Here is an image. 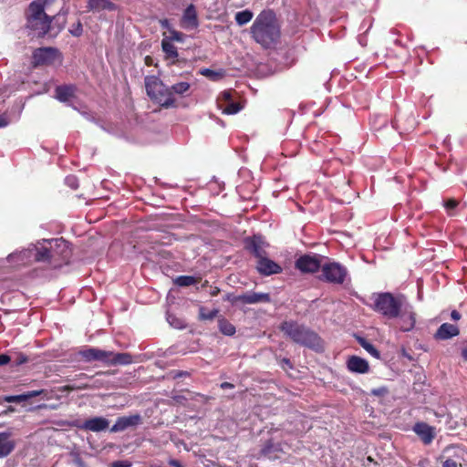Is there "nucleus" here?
Instances as JSON below:
<instances>
[{
	"instance_id": "nucleus-18",
	"label": "nucleus",
	"mask_w": 467,
	"mask_h": 467,
	"mask_svg": "<svg viewBox=\"0 0 467 467\" xmlns=\"http://www.w3.org/2000/svg\"><path fill=\"white\" fill-rule=\"evenodd\" d=\"M181 26L186 29H193L198 27V15L194 5H189L183 11L181 19Z\"/></svg>"
},
{
	"instance_id": "nucleus-45",
	"label": "nucleus",
	"mask_w": 467,
	"mask_h": 467,
	"mask_svg": "<svg viewBox=\"0 0 467 467\" xmlns=\"http://www.w3.org/2000/svg\"><path fill=\"white\" fill-rule=\"evenodd\" d=\"M11 358L6 354H0V366L6 365L10 362Z\"/></svg>"
},
{
	"instance_id": "nucleus-33",
	"label": "nucleus",
	"mask_w": 467,
	"mask_h": 467,
	"mask_svg": "<svg viewBox=\"0 0 467 467\" xmlns=\"http://www.w3.org/2000/svg\"><path fill=\"white\" fill-rule=\"evenodd\" d=\"M253 12L248 9L237 12L234 16L235 22L237 23L238 26H241L249 23L253 19Z\"/></svg>"
},
{
	"instance_id": "nucleus-29",
	"label": "nucleus",
	"mask_w": 467,
	"mask_h": 467,
	"mask_svg": "<svg viewBox=\"0 0 467 467\" xmlns=\"http://www.w3.org/2000/svg\"><path fill=\"white\" fill-rule=\"evenodd\" d=\"M218 327L220 332L225 336H234L236 332L235 327L223 317L218 318Z\"/></svg>"
},
{
	"instance_id": "nucleus-37",
	"label": "nucleus",
	"mask_w": 467,
	"mask_h": 467,
	"mask_svg": "<svg viewBox=\"0 0 467 467\" xmlns=\"http://www.w3.org/2000/svg\"><path fill=\"white\" fill-rule=\"evenodd\" d=\"M91 388H92V386L89 385L88 383H79V384L72 383V384L64 386L63 390L74 391V390H80V389H91Z\"/></svg>"
},
{
	"instance_id": "nucleus-32",
	"label": "nucleus",
	"mask_w": 467,
	"mask_h": 467,
	"mask_svg": "<svg viewBox=\"0 0 467 467\" xmlns=\"http://www.w3.org/2000/svg\"><path fill=\"white\" fill-rule=\"evenodd\" d=\"M51 254L49 252V247H39L36 248V254H35V260L36 262H46L48 263L51 265Z\"/></svg>"
},
{
	"instance_id": "nucleus-15",
	"label": "nucleus",
	"mask_w": 467,
	"mask_h": 467,
	"mask_svg": "<svg viewBox=\"0 0 467 467\" xmlns=\"http://www.w3.org/2000/svg\"><path fill=\"white\" fill-rule=\"evenodd\" d=\"M412 430L425 445L431 444L435 438V428L426 422H416Z\"/></svg>"
},
{
	"instance_id": "nucleus-16",
	"label": "nucleus",
	"mask_w": 467,
	"mask_h": 467,
	"mask_svg": "<svg viewBox=\"0 0 467 467\" xmlns=\"http://www.w3.org/2000/svg\"><path fill=\"white\" fill-rule=\"evenodd\" d=\"M141 423V417L139 414L119 417L115 424L110 428L111 432H120L130 427H134Z\"/></svg>"
},
{
	"instance_id": "nucleus-4",
	"label": "nucleus",
	"mask_w": 467,
	"mask_h": 467,
	"mask_svg": "<svg viewBox=\"0 0 467 467\" xmlns=\"http://www.w3.org/2000/svg\"><path fill=\"white\" fill-rule=\"evenodd\" d=\"M26 27L37 37H44L52 32L51 16H47L43 6L31 3L26 15Z\"/></svg>"
},
{
	"instance_id": "nucleus-8",
	"label": "nucleus",
	"mask_w": 467,
	"mask_h": 467,
	"mask_svg": "<svg viewBox=\"0 0 467 467\" xmlns=\"http://www.w3.org/2000/svg\"><path fill=\"white\" fill-rule=\"evenodd\" d=\"M57 60H62V54L57 47H38L32 55V64L35 67L50 66Z\"/></svg>"
},
{
	"instance_id": "nucleus-14",
	"label": "nucleus",
	"mask_w": 467,
	"mask_h": 467,
	"mask_svg": "<svg viewBox=\"0 0 467 467\" xmlns=\"http://www.w3.org/2000/svg\"><path fill=\"white\" fill-rule=\"evenodd\" d=\"M79 355L84 360L88 362L98 360L108 365L109 358H110L113 355V352L89 348L81 350L79 352Z\"/></svg>"
},
{
	"instance_id": "nucleus-2",
	"label": "nucleus",
	"mask_w": 467,
	"mask_h": 467,
	"mask_svg": "<svg viewBox=\"0 0 467 467\" xmlns=\"http://www.w3.org/2000/svg\"><path fill=\"white\" fill-rule=\"evenodd\" d=\"M252 38L263 48L274 47L280 40L281 28L272 10H263L250 27Z\"/></svg>"
},
{
	"instance_id": "nucleus-35",
	"label": "nucleus",
	"mask_w": 467,
	"mask_h": 467,
	"mask_svg": "<svg viewBox=\"0 0 467 467\" xmlns=\"http://www.w3.org/2000/svg\"><path fill=\"white\" fill-rule=\"evenodd\" d=\"M459 205V201H457L454 198H450L444 201L443 206L445 208V211L449 216H454L456 215V209Z\"/></svg>"
},
{
	"instance_id": "nucleus-22",
	"label": "nucleus",
	"mask_w": 467,
	"mask_h": 467,
	"mask_svg": "<svg viewBox=\"0 0 467 467\" xmlns=\"http://www.w3.org/2000/svg\"><path fill=\"white\" fill-rule=\"evenodd\" d=\"M87 8L88 11L101 12L104 10L116 11L118 5L110 0H88Z\"/></svg>"
},
{
	"instance_id": "nucleus-51",
	"label": "nucleus",
	"mask_w": 467,
	"mask_h": 467,
	"mask_svg": "<svg viewBox=\"0 0 467 467\" xmlns=\"http://www.w3.org/2000/svg\"><path fill=\"white\" fill-rule=\"evenodd\" d=\"M220 387L223 389H234V385L230 382L224 381V382L221 383Z\"/></svg>"
},
{
	"instance_id": "nucleus-50",
	"label": "nucleus",
	"mask_w": 467,
	"mask_h": 467,
	"mask_svg": "<svg viewBox=\"0 0 467 467\" xmlns=\"http://www.w3.org/2000/svg\"><path fill=\"white\" fill-rule=\"evenodd\" d=\"M462 357L464 361H467V341L464 343L463 347L462 348Z\"/></svg>"
},
{
	"instance_id": "nucleus-53",
	"label": "nucleus",
	"mask_w": 467,
	"mask_h": 467,
	"mask_svg": "<svg viewBox=\"0 0 467 467\" xmlns=\"http://www.w3.org/2000/svg\"><path fill=\"white\" fill-rule=\"evenodd\" d=\"M169 464L172 467H183L182 464L178 460H171Z\"/></svg>"
},
{
	"instance_id": "nucleus-13",
	"label": "nucleus",
	"mask_w": 467,
	"mask_h": 467,
	"mask_svg": "<svg viewBox=\"0 0 467 467\" xmlns=\"http://www.w3.org/2000/svg\"><path fill=\"white\" fill-rule=\"evenodd\" d=\"M256 270L261 275L265 276L281 274L283 272L282 266L268 258L267 255L256 261Z\"/></svg>"
},
{
	"instance_id": "nucleus-39",
	"label": "nucleus",
	"mask_w": 467,
	"mask_h": 467,
	"mask_svg": "<svg viewBox=\"0 0 467 467\" xmlns=\"http://www.w3.org/2000/svg\"><path fill=\"white\" fill-rule=\"evenodd\" d=\"M169 33H170V36L168 37H166L165 39H168L171 42H172V41H177V42L183 41V34L182 32H179V31H176L174 29H171V30L169 31Z\"/></svg>"
},
{
	"instance_id": "nucleus-55",
	"label": "nucleus",
	"mask_w": 467,
	"mask_h": 467,
	"mask_svg": "<svg viewBox=\"0 0 467 467\" xmlns=\"http://www.w3.org/2000/svg\"><path fill=\"white\" fill-rule=\"evenodd\" d=\"M188 375H189V373H188L187 371H179V372L175 375V377H176V378H180V377H185V376H188Z\"/></svg>"
},
{
	"instance_id": "nucleus-21",
	"label": "nucleus",
	"mask_w": 467,
	"mask_h": 467,
	"mask_svg": "<svg viewBox=\"0 0 467 467\" xmlns=\"http://www.w3.org/2000/svg\"><path fill=\"white\" fill-rule=\"evenodd\" d=\"M347 368L349 371L358 374H365L369 371L368 362L358 356H351L347 361Z\"/></svg>"
},
{
	"instance_id": "nucleus-25",
	"label": "nucleus",
	"mask_w": 467,
	"mask_h": 467,
	"mask_svg": "<svg viewBox=\"0 0 467 467\" xmlns=\"http://www.w3.org/2000/svg\"><path fill=\"white\" fill-rule=\"evenodd\" d=\"M16 442L10 432H0V458L8 456L15 449Z\"/></svg>"
},
{
	"instance_id": "nucleus-20",
	"label": "nucleus",
	"mask_w": 467,
	"mask_h": 467,
	"mask_svg": "<svg viewBox=\"0 0 467 467\" xmlns=\"http://www.w3.org/2000/svg\"><path fill=\"white\" fill-rule=\"evenodd\" d=\"M460 328L458 326L451 323L441 324L434 334L436 340H448L454 337L459 336Z\"/></svg>"
},
{
	"instance_id": "nucleus-11",
	"label": "nucleus",
	"mask_w": 467,
	"mask_h": 467,
	"mask_svg": "<svg viewBox=\"0 0 467 467\" xmlns=\"http://www.w3.org/2000/svg\"><path fill=\"white\" fill-rule=\"evenodd\" d=\"M225 300H231L230 296H227ZM233 303L240 302L242 304H257V303H270L271 296L267 293H256V292H249L237 296H234L232 299Z\"/></svg>"
},
{
	"instance_id": "nucleus-23",
	"label": "nucleus",
	"mask_w": 467,
	"mask_h": 467,
	"mask_svg": "<svg viewBox=\"0 0 467 467\" xmlns=\"http://www.w3.org/2000/svg\"><path fill=\"white\" fill-rule=\"evenodd\" d=\"M43 392H44L43 389L31 390V391H27V392H25L20 395H8V396L0 397V404H2L3 402L20 403L23 401H26L32 398L37 397V396L41 395Z\"/></svg>"
},
{
	"instance_id": "nucleus-31",
	"label": "nucleus",
	"mask_w": 467,
	"mask_h": 467,
	"mask_svg": "<svg viewBox=\"0 0 467 467\" xmlns=\"http://www.w3.org/2000/svg\"><path fill=\"white\" fill-rule=\"evenodd\" d=\"M219 107L222 109L223 114L233 115L239 112L243 106L239 102L230 101L226 104L219 103Z\"/></svg>"
},
{
	"instance_id": "nucleus-28",
	"label": "nucleus",
	"mask_w": 467,
	"mask_h": 467,
	"mask_svg": "<svg viewBox=\"0 0 467 467\" xmlns=\"http://www.w3.org/2000/svg\"><path fill=\"white\" fill-rule=\"evenodd\" d=\"M161 47L163 52L165 53L166 59H173L175 60L179 54L176 47L168 39H162ZM174 63V61H172Z\"/></svg>"
},
{
	"instance_id": "nucleus-36",
	"label": "nucleus",
	"mask_w": 467,
	"mask_h": 467,
	"mask_svg": "<svg viewBox=\"0 0 467 467\" xmlns=\"http://www.w3.org/2000/svg\"><path fill=\"white\" fill-rule=\"evenodd\" d=\"M174 282L179 286H190L197 284L198 280L191 275H180Z\"/></svg>"
},
{
	"instance_id": "nucleus-46",
	"label": "nucleus",
	"mask_w": 467,
	"mask_h": 467,
	"mask_svg": "<svg viewBox=\"0 0 467 467\" xmlns=\"http://www.w3.org/2000/svg\"><path fill=\"white\" fill-rule=\"evenodd\" d=\"M442 467H458V463L452 459H447L443 462Z\"/></svg>"
},
{
	"instance_id": "nucleus-54",
	"label": "nucleus",
	"mask_w": 467,
	"mask_h": 467,
	"mask_svg": "<svg viewBox=\"0 0 467 467\" xmlns=\"http://www.w3.org/2000/svg\"><path fill=\"white\" fill-rule=\"evenodd\" d=\"M152 57L150 56H146L145 57V64L147 66H151L152 65Z\"/></svg>"
},
{
	"instance_id": "nucleus-38",
	"label": "nucleus",
	"mask_w": 467,
	"mask_h": 467,
	"mask_svg": "<svg viewBox=\"0 0 467 467\" xmlns=\"http://www.w3.org/2000/svg\"><path fill=\"white\" fill-rule=\"evenodd\" d=\"M69 33L74 36H80L83 34V26L80 20L73 24L69 28Z\"/></svg>"
},
{
	"instance_id": "nucleus-44",
	"label": "nucleus",
	"mask_w": 467,
	"mask_h": 467,
	"mask_svg": "<svg viewBox=\"0 0 467 467\" xmlns=\"http://www.w3.org/2000/svg\"><path fill=\"white\" fill-rule=\"evenodd\" d=\"M131 462L128 461H116L113 462L110 465V467H130Z\"/></svg>"
},
{
	"instance_id": "nucleus-3",
	"label": "nucleus",
	"mask_w": 467,
	"mask_h": 467,
	"mask_svg": "<svg viewBox=\"0 0 467 467\" xmlns=\"http://www.w3.org/2000/svg\"><path fill=\"white\" fill-rule=\"evenodd\" d=\"M280 330L293 342L315 350L323 348L321 337L310 328L295 321H284Z\"/></svg>"
},
{
	"instance_id": "nucleus-57",
	"label": "nucleus",
	"mask_w": 467,
	"mask_h": 467,
	"mask_svg": "<svg viewBox=\"0 0 467 467\" xmlns=\"http://www.w3.org/2000/svg\"><path fill=\"white\" fill-rule=\"evenodd\" d=\"M13 411H15V408H14V407H12V406H9V407L7 408V410L5 411V413H6V412H13Z\"/></svg>"
},
{
	"instance_id": "nucleus-40",
	"label": "nucleus",
	"mask_w": 467,
	"mask_h": 467,
	"mask_svg": "<svg viewBox=\"0 0 467 467\" xmlns=\"http://www.w3.org/2000/svg\"><path fill=\"white\" fill-rule=\"evenodd\" d=\"M278 364L279 366L284 369V370H288V369H293L294 368V366L291 362V360L287 358H282L278 360Z\"/></svg>"
},
{
	"instance_id": "nucleus-19",
	"label": "nucleus",
	"mask_w": 467,
	"mask_h": 467,
	"mask_svg": "<svg viewBox=\"0 0 467 467\" xmlns=\"http://www.w3.org/2000/svg\"><path fill=\"white\" fill-rule=\"evenodd\" d=\"M399 317V327L403 332L411 331L416 324V313L411 309L400 310Z\"/></svg>"
},
{
	"instance_id": "nucleus-7",
	"label": "nucleus",
	"mask_w": 467,
	"mask_h": 467,
	"mask_svg": "<svg viewBox=\"0 0 467 467\" xmlns=\"http://www.w3.org/2000/svg\"><path fill=\"white\" fill-rule=\"evenodd\" d=\"M348 275V272L346 266L337 262H329L321 265L319 279L334 285H342Z\"/></svg>"
},
{
	"instance_id": "nucleus-26",
	"label": "nucleus",
	"mask_w": 467,
	"mask_h": 467,
	"mask_svg": "<svg viewBox=\"0 0 467 467\" xmlns=\"http://www.w3.org/2000/svg\"><path fill=\"white\" fill-rule=\"evenodd\" d=\"M130 363H132V356L130 353H113L108 360V365L110 366L129 365Z\"/></svg>"
},
{
	"instance_id": "nucleus-34",
	"label": "nucleus",
	"mask_w": 467,
	"mask_h": 467,
	"mask_svg": "<svg viewBox=\"0 0 467 467\" xmlns=\"http://www.w3.org/2000/svg\"><path fill=\"white\" fill-rule=\"evenodd\" d=\"M219 313V310L214 308L213 310H208L205 306L199 307V320H213L214 319Z\"/></svg>"
},
{
	"instance_id": "nucleus-41",
	"label": "nucleus",
	"mask_w": 467,
	"mask_h": 467,
	"mask_svg": "<svg viewBox=\"0 0 467 467\" xmlns=\"http://www.w3.org/2000/svg\"><path fill=\"white\" fill-rule=\"evenodd\" d=\"M221 99H223V105L230 102V101H233V90L229 89V90H224L221 93Z\"/></svg>"
},
{
	"instance_id": "nucleus-1",
	"label": "nucleus",
	"mask_w": 467,
	"mask_h": 467,
	"mask_svg": "<svg viewBox=\"0 0 467 467\" xmlns=\"http://www.w3.org/2000/svg\"><path fill=\"white\" fill-rule=\"evenodd\" d=\"M145 88L149 98L164 109L176 108L175 95L183 97L188 94L191 85L182 81L167 87L157 76H146Z\"/></svg>"
},
{
	"instance_id": "nucleus-47",
	"label": "nucleus",
	"mask_w": 467,
	"mask_h": 467,
	"mask_svg": "<svg viewBox=\"0 0 467 467\" xmlns=\"http://www.w3.org/2000/svg\"><path fill=\"white\" fill-rule=\"evenodd\" d=\"M54 1L55 0H35L33 3L39 4L45 9L47 5H51Z\"/></svg>"
},
{
	"instance_id": "nucleus-56",
	"label": "nucleus",
	"mask_w": 467,
	"mask_h": 467,
	"mask_svg": "<svg viewBox=\"0 0 467 467\" xmlns=\"http://www.w3.org/2000/svg\"><path fill=\"white\" fill-rule=\"evenodd\" d=\"M88 375L85 374V373H80L79 375H78V379H88Z\"/></svg>"
},
{
	"instance_id": "nucleus-6",
	"label": "nucleus",
	"mask_w": 467,
	"mask_h": 467,
	"mask_svg": "<svg viewBox=\"0 0 467 467\" xmlns=\"http://www.w3.org/2000/svg\"><path fill=\"white\" fill-rule=\"evenodd\" d=\"M49 244V252L51 254V266L57 268L63 265H67L72 255L68 242L63 238L46 240Z\"/></svg>"
},
{
	"instance_id": "nucleus-42",
	"label": "nucleus",
	"mask_w": 467,
	"mask_h": 467,
	"mask_svg": "<svg viewBox=\"0 0 467 467\" xmlns=\"http://www.w3.org/2000/svg\"><path fill=\"white\" fill-rule=\"evenodd\" d=\"M28 361V358L26 355L23 354V353H17L16 355V358H15V360L14 362L16 363V365L19 366V365H22V364H25Z\"/></svg>"
},
{
	"instance_id": "nucleus-43",
	"label": "nucleus",
	"mask_w": 467,
	"mask_h": 467,
	"mask_svg": "<svg viewBox=\"0 0 467 467\" xmlns=\"http://www.w3.org/2000/svg\"><path fill=\"white\" fill-rule=\"evenodd\" d=\"M201 74L212 79H216V77L220 75L218 72H215L209 68H204L201 70Z\"/></svg>"
},
{
	"instance_id": "nucleus-48",
	"label": "nucleus",
	"mask_w": 467,
	"mask_h": 467,
	"mask_svg": "<svg viewBox=\"0 0 467 467\" xmlns=\"http://www.w3.org/2000/svg\"><path fill=\"white\" fill-rule=\"evenodd\" d=\"M461 317H462V315L460 314V312H459V311H457V310H452V311L451 312V320H453V321H458V320H460V319H461Z\"/></svg>"
},
{
	"instance_id": "nucleus-59",
	"label": "nucleus",
	"mask_w": 467,
	"mask_h": 467,
	"mask_svg": "<svg viewBox=\"0 0 467 467\" xmlns=\"http://www.w3.org/2000/svg\"><path fill=\"white\" fill-rule=\"evenodd\" d=\"M171 316L168 317V321L172 325V322L171 321Z\"/></svg>"
},
{
	"instance_id": "nucleus-10",
	"label": "nucleus",
	"mask_w": 467,
	"mask_h": 467,
	"mask_svg": "<svg viewBox=\"0 0 467 467\" xmlns=\"http://www.w3.org/2000/svg\"><path fill=\"white\" fill-rule=\"evenodd\" d=\"M244 249L253 254L257 260L267 255L265 247L268 244L265 241L264 237L260 234H254L251 237H246L244 240Z\"/></svg>"
},
{
	"instance_id": "nucleus-17",
	"label": "nucleus",
	"mask_w": 467,
	"mask_h": 467,
	"mask_svg": "<svg viewBox=\"0 0 467 467\" xmlns=\"http://www.w3.org/2000/svg\"><path fill=\"white\" fill-rule=\"evenodd\" d=\"M281 442L275 441L273 439L267 440L262 446L260 453L262 456L271 460L279 459L283 453Z\"/></svg>"
},
{
	"instance_id": "nucleus-52",
	"label": "nucleus",
	"mask_w": 467,
	"mask_h": 467,
	"mask_svg": "<svg viewBox=\"0 0 467 467\" xmlns=\"http://www.w3.org/2000/svg\"><path fill=\"white\" fill-rule=\"evenodd\" d=\"M219 293H220V289L217 286H213L210 290V295L212 296H216L219 295Z\"/></svg>"
},
{
	"instance_id": "nucleus-24",
	"label": "nucleus",
	"mask_w": 467,
	"mask_h": 467,
	"mask_svg": "<svg viewBox=\"0 0 467 467\" xmlns=\"http://www.w3.org/2000/svg\"><path fill=\"white\" fill-rule=\"evenodd\" d=\"M76 91L75 85H60L55 89V98L61 102H67L75 97Z\"/></svg>"
},
{
	"instance_id": "nucleus-9",
	"label": "nucleus",
	"mask_w": 467,
	"mask_h": 467,
	"mask_svg": "<svg viewBox=\"0 0 467 467\" xmlns=\"http://www.w3.org/2000/svg\"><path fill=\"white\" fill-rule=\"evenodd\" d=\"M321 258L317 254L300 255L295 262V268L302 274H315L321 269Z\"/></svg>"
},
{
	"instance_id": "nucleus-30",
	"label": "nucleus",
	"mask_w": 467,
	"mask_h": 467,
	"mask_svg": "<svg viewBox=\"0 0 467 467\" xmlns=\"http://www.w3.org/2000/svg\"><path fill=\"white\" fill-rule=\"evenodd\" d=\"M357 338V341L358 342V344L369 354L371 355L372 357H374L375 358H378L379 359L380 358V352L376 348V347L370 343L369 341H368L366 338L362 337H356Z\"/></svg>"
},
{
	"instance_id": "nucleus-27",
	"label": "nucleus",
	"mask_w": 467,
	"mask_h": 467,
	"mask_svg": "<svg viewBox=\"0 0 467 467\" xmlns=\"http://www.w3.org/2000/svg\"><path fill=\"white\" fill-rule=\"evenodd\" d=\"M52 20V31L54 30V36L57 35L62 31L67 23V12H59L51 17Z\"/></svg>"
},
{
	"instance_id": "nucleus-58",
	"label": "nucleus",
	"mask_w": 467,
	"mask_h": 467,
	"mask_svg": "<svg viewBox=\"0 0 467 467\" xmlns=\"http://www.w3.org/2000/svg\"><path fill=\"white\" fill-rule=\"evenodd\" d=\"M5 92H6V90H5V89H2V88H0V98H2V97H5V96H6V95L5 94Z\"/></svg>"
},
{
	"instance_id": "nucleus-5",
	"label": "nucleus",
	"mask_w": 467,
	"mask_h": 467,
	"mask_svg": "<svg viewBox=\"0 0 467 467\" xmlns=\"http://www.w3.org/2000/svg\"><path fill=\"white\" fill-rule=\"evenodd\" d=\"M402 306V296H395L391 293L385 292L376 296L373 309L389 319H394L400 316Z\"/></svg>"
},
{
	"instance_id": "nucleus-12",
	"label": "nucleus",
	"mask_w": 467,
	"mask_h": 467,
	"mask_svg": "<svg viewBox=\"0 0 467 467\" xmlns=\"http://www.w3.org/2000/svg\"><path fill=\"white\" fill-rule=\"evenodd\" d=\"M73 426L93 432H99L105 431L109 426V421L103 417H93L86 420L83 423H74Z\"/></svg>"
},
{
	"instance_id": "nucleus-49",
	"label": "nucleus",
	"mask_w": 467,
	"mask_h": 467,
	"mask_svg": "<svg viewBox=\"0 0 467 467\" xmlns=\"http://www.w3.org/2000/svg\"><path fill=\"white\" fill-rule=\"evenodd\" d=\"M67 181L68 182L69 185L73 189H77L78 188V183L76 182V178L75 177H67Z\"/></svg>"
}]
</instances>
